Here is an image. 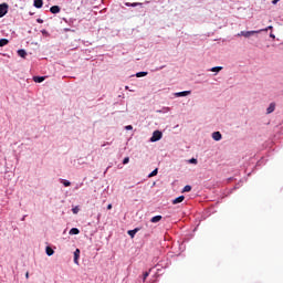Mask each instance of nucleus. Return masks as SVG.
<instances>
[{
	"instance_id": "nucleus-1",
	"label": "nucleus",
	"mask_w": 283,
	"mask_h": 283,
	"mask_svg": "<svg viewBox=\"0 0 283 283\" xmlns=\"http://www.w3.org/2000/svg\"><path fill=\"white\" fill-rule=\"evenodd\" d=\"M253 34H260V31H241L237 34V36H244L245 39H249L253 36Z\"/></svg>"
},
{
	"instance_id": "nucleus-2",
	"label": "nucleus",
	"mask_w": 283,
	"mask_h": 283,
	"mask_svg": "<svg viewBox=\"0 0 283 283\" xmlns=\"http://www.w3.org/2000/svg\"><path fill=\"white\" fill-rule=\"evenodd\" d=\"M163 138V132L160 130H155L153 133V136L150 137L149 142L150 143H158Z\"/></svg>"
},
{
	"instance_id": "nucleus-3",
	"label": "nucleus",
	"mask_w": 283,
	"mask_h": 283,
	"mask_svg": "<svg viewBox=\"0 0 283 283\" xmlns=\"http://www.w3.org/2000/svg\"><path fill=\"white\" fill-rule=\"evenodd\" d=\"M8 14V4L2 3L0 4V19H3Z\"/></svg>"
},
{
	"instance_id": "nucleus-4",
	"label": "nucleus",
	"mask_w": 283,
	"mask_h": 283,
	"mask_svg": "<svg viewBox=\"0 0 283 283\" xmlns=\"http://www.w3.org/2000/svg\"><path fill=\"white\" fill-rule=\"evenodd\" d=\"M191 94V91H184V92H177L174 94V96H176V98H180L182 96H189Z\"/></svg>"
},
{
	"instance_id": "nucleus-5",
	"label": "nucleus",
	"mask_w": 283,
	"mask_h": 283,
	"mask_svg": "<svg viewBox=\"0 0 283 283\" xmlns=\"http://www.w3.org/2000/svg\"><path fill=\"white\" fill-rule=\"evenodd\" d=\"M78 258H81V250L80 249H76L74 251V264H77L78 265Z\"/></svg>"
},
{
	"instance_id": "nucleus-6",
	"label": "nucleus",
	"mask_w": 283,
	"mask_h": 283,
	"mask_svg": "<svg viewBox=\"0 0 283 283\" xmlns=\"http://www.w3.org/2000/svg\"><path fill=\"white\" fill-rule=\"evenodd\" d=\"M126 8H138V6H143L142 2H125Z\"/></svg>"
},
{
	"instance_id": "nucleus-7",
	"label": "nucleus",
	"mask_w": 283,
	"mask_h": 283,
	"mask_svg": "<svg viewBox=\"0 0 283 283\" xmlns=\"http://www.w3.org/2000/svg\"><path fill=\"white\" fill-rule=\"evenodd\" d=\"M275 112V103H270L269 107L266 108V114H273Z\"/></svg>"
},
{
	"instance_id": "nucleus-8",
	"label": "nucleus",
	"mask_w": 283,
	"mask_h": 283,
	"mask_svg": "<svg viewBox=\"0 0 283 283\" xmlns=\"http://www.w3.org/2000/svg\"><path fill=\"white\" fill-rule=\"evenodd\" d=\"M212 138L217 142L222 140V134L220 132L212 133Z\"/></svg>"
},
{
	"instance_id": "nucleus-9",
	"label": "nucleus",
	"mask_w": 283,
	"mask_h": 283,
	"mask_svg": "<svg viewBox=\"0 0 283 283\" xmlns=\"http://www.w3.org/2000/svg\"><path fill=\"white\" fill-rule=\"evenodd\" d=\"M50 12H52V14H59V12H61V7L53 6L50 8Z\"/></svg>"
},
{
	"instance_id": "nucleus-10",
	"label": "nucleus",
	"mask_w": 283,
	"mask_h": 283,
	"mask_svg": "<svg viewBox=\"0 0 283 283\" xmlns=\"http://www.w3.org/2000/svg\"><path fill=\"white\" fill-rule=\"evenodd\" d=\"M185 200V196H179L172 200V205H180Z\"/></svg>"
},
{
	"instance_id": "nucleus-11",
	"label": "nucleus",
	"mask_w": 283,
	"mask_h": 283,
	"mask_svg": "<svg viewBox=\"0 0 283 283\" xmlns=\"http://www.w3.org/2000/svg\"><path fill=\"white\" fill-rule=\"evenodd\" d=\"M18 56H20L21 59H25V56H28V52H25V50L20 49L18 50Z\"/></svg>"
},
{
	"instance_id": "nucleus-12",
	"label": "nucleus",
	"mask_w": 283,
	"mask_h": 283,
	"mask_svg": "<svg viewBox=\"0 0 283 283\" xmlns=\"http://www.w3.org/2000/svg\"><path fill=\"white\" fill-rule=\"evenodd\" d=\"M169 112H171V108L163 107L161 109L157 111V114H169Z\"/></svg>"
},
{
	"instance_id": "nucleus-13",
	"label": "nucleus",
	"mask_w": 283,
	"mask_h": 283,
	"mask_svg": "<svg viewBox=\"0 0 283 283\" xmlns=\"http://www.w3.org/2000/svg\"><path fill=\"white\" fill-rule=\"evenodd\" d=\"M34 83H43L45 81V76H33Z\"/></svg>"
},
{
	"instance_id": "nucleus-14",
	"label": "nucleus",
	"mask_w": 283,
	"mask_h": 283,
	"mask_svg": "<svg viewBox=\"0 0 283 283\" xmlns=\"http://www.w3.org/2000/svg\"><path fill=\"white\" fill-rule=\"evenodd\" d=\"M163 220V216H155L150 219V222L156 223V222H160Z\"/></svg>"
},
{
	"instance_id": "nucleus-15",
	"label": "nucleus",
	"mask_w": 283,
	"mask_h": 283,
	"mask_svg": "<svg viewBox=\"0 0 283 283\" xmlns=\"http://www.w3.org/2000/svg\"><path fill=\"white\" fill-rule=\"evenodd\" d=\"M69 233L70 235H78V233H81V230H78V228H72Z\"/></svg>"
},
{
	"instance_id": "nucleus-16",
	"label": "nucleus",
	"mask_w": 283,
	"mask_h": 283,
	"mask_svg": "<svg viewBox=\"0 0 283 283\" xmlns=\"http://www.w3.org/2000/svg\"><path fill=\"white\" fill-rule=\"evenodd\" d=\"M34 8H43V0H34L33 3Z\"/></svg>"
},
{
	"instance_id": "nucleus-17",
	"label": "nucleus",
	"mask_w": 283,
	"mask_h": 283,
	"mask_svg": "<svg viewBox=\"0 0 283 283\" xmlns=\"http://www.w3.org/2000/svg\"><path fill=\"white\" fill-rule=\"evenodd\" d=\"M10 41L8 39H0V48H6Z\"/></svg>"
},
{
	"instance_id": "nucleus-18",
	"label": "nucleus",
	"mask_w": 283,
	"mask_h": 283,
	"mask_svg": "<svg viewBox=\"0 0 283 283\" xmlns=\"http://www.w3.org/2000/svg\"><path fill=\"white\" fill-rule=\"evenodd\" d=\"M208 72H216V73L222 72V66H213L210 70H208Z\"/></svg>"
},
{
	"instance_id": "nucleus-19",
	"label": "nucleus",
	"mask_w": 283,
	"mask_h": 283,
	"mask_svg": "<svg viewBox=\"0 0 283 283\" xmlns=\"http://www.w3.org/2000/svg\"><path fill=\"white\" fill-rule=\"evenodd\" d=\"M45 253H46V255H49V258H50V256L54 255V250H53L52 248H50V247H46Z\"/></svg>"
},
{
	"instance_id": "nucleus-20",
	"label": "nucleus",
	"mask_w": 283,
	"mask_h": 283,
	"mask_svg": "<svg viewBox=\"0 0 283 283\" xmlns=\"http://www.w3.org/2000/svg\"><path fill=\"white\" fill-rule=\"evenodd\" d=\"M136 233H138V228H135L134 230H129V231H128V235H129L130 238H134V237L136 235Z\"/></svg>"
},
{
	"instance_id": "nucleus-21",
	"label": "nucleus",
	"mask_w": 283,
	"mask_h": 283,
	"mask_svg": "<svg viewBox=\"0 0 283 283\" xmlns=\"http://www.w3.org/2000/svg\"><path fill=\"white\" fill-rule=\"evenodd\" d=\"M154 176H158V168H156L155 170H153V171L148 175V178H154Z\"/></svg>"
},
{
	"instance_id": "nucleus-22",
	"label": "nucleus",
	"mask_w": 283,
	"mask_h": 283,
	"mask_svg": "<svg viewBox=\"0 0 283 283\" xmlns=\"http://www.w3.org/2000/svg\"><path fill=\"white\" fill-rule=\"evenodd\" d=\"M137 78H143V76H147V72H138L136 73Z\"/></svg>"
},
{
	"instance_id": "nucleus-23",
	"label": "nucleus",
	"mask_w": 283,
	"mask_h": 283,
	"mask_svg": "<svg viewBox=\"0 0 283 283\" xmlns=\"http://www.w3.org/2000/svg\"><path fill=\"white\" fill-rule=\"evenodd\" d=\"M189 191H191V186H189V185L185 186L182 189V193H187Z\"/></svg>"
},
{
	"instance_id": "nucleus-24",
	"label": "nucleus",
	"mask_w": 283,
	"mask_h": 283,
	"mask_svg": "<svg viewBox=\"0 0 283 283\" xmlns=\"http://www.w3.org/2000/svg\"><path fill=\"white\" fill-rule=\"evenodd\" d=\"M62 185H64L65 187H70V185H72V182H70V180L67 179H62Z\"/></svg>"
},
{
	"instance_id": "nucleus-25",
	"label": "nucleus",
	"mask_w": 283,
	"mask_h": 283,
	"mask_svg": "<svg viewBox=\"0 0 283 283\" xmlns=\"http://www.w3.org/2000/svg\"><path fill=\"white\" fill-rule=\"evenodd\" d=\"M269 30H273V25H269L265 29H261V30H259V32H269Z\"/></svg>"
},
{
	"instance_id": "nucleus-26",
	"label": "nucleus",
	"mask_w": 283,
	"mask_h": 283,
	"mask_svg": "<svg viewBox=\"0 0 283 283\" xmlns=\"http://www.w3.org/2000/svg\"><path fill=\"white\" fill-rule=\"evenodd\" d=\"M188 163H190V165H198V159L191 158L188 160Z\"/></svg>"
},
{
	"instance_id": "nucleus-27",
	"label": "nucleus",
	"mask_w": 283,
	"mask_h": 283,
	"mask_svg": "<svg viewBox=\"0 0 283 283\" xmlns=\"http://www.w3.org/2000/svg\"><path fill=\"white\" fill-rule=\"evenodd\" d=\"M129 164V157H125L123 159V165H128Z\"/></svg>"
},
{
	"instance_id": "nucleus-28",
	"label": "nucleus",
	"mask_w": 283,
	"mask_h": 283,
	"mask_svg": "<svg viewBox=\"0 0 283 283\" xmlns=\"http://www.w3.org/2000/svg\"><path fill=\"white\" fill-rule=\"evenodd\" d=\"M148 277H149V272H145V273H144L143 281L145 282V280H147Z\"/></svg>"
},
{
	"instance_id": "nucleus-29",
	"label": "nucleus",
	"mask_w": 283,
	"mask_h": 283,
	"mask_svg": "<svg viewBox=\"0 0 283 283\" xmlns=\"http://www.w3.org/2000/svg\"><path fill=\"white\" fill-rule=\"evenodd\" d=\"M72 211H73V213H75V214L78 213V207L73 208Z\"/></svg>"
},
{
	"instance_id": "nucleus-30",
	"label": "nucleus",
	"mask_w": 283,
	"mask_h": 283,
	"mask_svg": "<svg viewBox=\"0 0 283 283\" xmlns=\"http://www.w3.org/2000/svg\"><path fill=\"white\" fill-rule=\"evenodd\" d=\"M126 129L129 132V130L134 129V126L133 125H128V126H126Z\"/></svg>"
},
{
	"instance_id": "nucleus-31",
	"label": "nucleus",
	"mask_w": 283,
	"mask_h": 283,
	"mask_svg": "<svg viewBox=\"0 0 283 283\" xmlns=\"http://www.w3.org/2000/svg\"><path fill=\"white\" fill-rule=\"evenodd\" d=\"M270 39H275V34L270 33Z\"/></svg>"
},
{
	"instance_id": "nucleus-32",
	"label": "nucleus",
	"mask_w": 283,
	"mask_h": 283,
	"mask_svg": "<svg viewBox=\"0 0 283 283\" xmlns=\"http://www.w3.org/2000/svg\"><path fill=\"white\" fill-rule=\"evenodd\" d=\"M25 218H28V216H23L22 218H21V221L23 222V221H25Z\"/></svg>"
},
{
	"instance_id": "nucleus-33",
	"label": "nucleus",
	"mask_w": 283,
	"mask_h": 283,
	"mask_svg": "<svg viewBox=\"0 0 283 283\" xmlns=\"http://www.w3.org/2000/svg\"><path fill=\"white\" fill-rule=\"evenodd\" d=\"M280 0H273L272 3L273 6H275V3H277Z\"/></svg>"
},
{
	"instance_id": "nucleus-34",
	"label": "nucleus",
	"mask_w": 283,
	"mask_h": 283,
	"mask_svg": "<svg viewBox=\"0 0 283 283\" xmlns=\"http://www.w3.org/2000/svg\"><path fill=\"white\" fill-rule=\"evenodd\" d=\"M64 32H71V29H64Z\"/></svg>"
},
{
	"instance_id": "nucleus-35",
	"label": "nucleus",
	"mask_w": 283,
	"mask_h": 283,
	"mask_svg": "<svg viewBox=\"0 0 283 283\" xmlns=\"http://www.w3.org/2000/svg\"><path fill=\"white\" fill-rule=\"evenodd\" d=\"M107 209H108V210L112 209V203H109V205L107 206Z\"/></svg>"
},
{
	"instance_id": "nucleus-36",
	"label": "nucleus",
	"mask_w": 283,
	"mask_h": 283,
	"mask_svg": "<svg viewBox=\"0 0 283 283\" xmlns=\"http://www.w3.org/2000/svg\"><path fill=\"white\" fill-rule=\"evenodd\" d=\"M42 22H43V20H41V19L38 20V23H42Z\"/></svg>"
},
{
	"instance_id": "nucleus-37",
	"label": "nucleus",
	"mask_w": 283,
	"mask_h": 283,
	"mask_svg": "<svg viewBox=\"0 0 283 283\" xmlns=\"http://www.w3.org/2000/svg\"><path fill=\"white\" fill-rule=\"evenodd\" d=\"M25 277H27V279H29V277H30V274H29V273H27V274H25Z\"/></svg>"
},
{
	"instance_id": "nucleus-38",
	"label": "nucleus",
	"mask_w": 283,
	"mask_h": 283,
	"mask_svg": "<svg viewBox=\"0 0 283 283\" xmlns=\"http://www.w3.org/2000/svg\"><path fill=\"white\" fill-rule=\"evenodd\" d=\"M163 67H165V66H159V70H163Z\"/></svg>"
},
{
	"instance_id": "nucleus-39",
	"label": "nucleus",
	"mask_w": 283,
	"mask_h": 283,
	"mask_svg": "<svg viewBox=\"0 0 283 283\" xmlns=\"http://www.w3.org/2000/svg\"><path fill=\"white\" fill-rule=\"evenodd\" d=\"M125 90H129V86H126Z\"/></svg>"
}]
</instances>
